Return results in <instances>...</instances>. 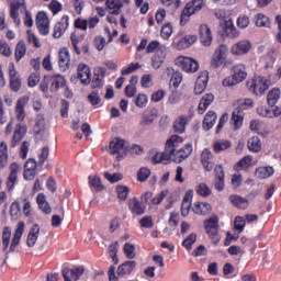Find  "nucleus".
<instances>
[{"label": "nucleus", "instance_id": "1", "mask_svg": "<svg viewBox=\"0 0 281 281\" xmlns=\"http://www.w3.org/2000/svg\"><path fill=\"white\" fill-rule=\"evenodd\" d=\"M169 147L172 153L170 154L171 161L173 164H181V161H186L190 155H192V144H187L183 147L179 148L181 144H183V137L173 135L169 139Z\"/></svg>", "mask_w": 281, "mask_h": 281}, {"label": "nucleus", "instance_id": "2", "mask_svg": "<svg viewBox=\"0 0 281 281\" xmlns=\"http://www.w3.org/2000/svg\"><path fill=\"white\" fill-rule=\"evenodd\" d=\"M26 245L30 249H34L36 254H41L47 249V238L41 237V226L34 224L27 234Z\"/></svg>", "mask_w": 281, "mask_h": 281}, {"label": "nucleus", "instance_id": "3", "mask_svg": "<svg viewBox=\"0 0 281 281\" xmlns=\"http://www.w3.org/2000/svg\"><path fill=\"white\" fill-rule=\"evenodd\" d=\"M247 80V66L237 64L232 68V76L225 78L222 82L223 87H234Z\"/></svg>", "mask_w": 281, "mask_h": 281}, {"label": "nucleus", "instance_id": "4", "mask_svg": "<svg viewBox=\"0 0 281 281\" xmlns=\"http://www.w3.org/2000/svg\"><path fill=\"white\" fill-rule=\"evenodd\" d=\"M251 106H254V100L251 99H240L237 101V109L233 111L231 116V122L236 130L243 126V111H247Z\"/></svg>", "mask_w": 281, "mask_h": 281}, {"label": "nucleus", "instance_id": "5", "mask_svg": "<svg viewBox=\"0 0 281 281\" xmlns=\"http://www.w3.org/2000/svg\"><path fill=\"white\" fill-rule=\"evenodd\" d=\"M203 0H191L189 1L184 9L182 10L180 24L186 25L188 21H190V16L196 14V12H201L203 10Z\"/></svg>", "mask_w": 281, "mask_h": 281}, {"label": "nucleus", "instance_id": "6", "mask_svg": "<svg viewBox=\"0 0 281 281\" xmlns=\"http://www.w3.org/2000/svg\"><path fill=\"white\" fill-rule=\"evenodd\" d=\"M127 150L128 142L124 140L123 138L115 137L110 142V153L112 155H117V159H120V157H124Z\"/></svg>", "mask_w": 281, "mask_h": 281}, {"label": "nucleus", "instance_id": "7", "mask_svg": "<svg viewBox=\"0 0 281 281\" xmlns=\"http://www.w3.org/2000/svg\"><path fill=\"white\" fill-rule=\"evenodd\" d=\"M176 65L182 69V71H187V74H194V71H199V63L193 58L179 56L175 60Z\"/></svg>", "mask_w": 281, "mask_h": 281}, {"label": "nucleus", "instance_id": "8", "mask_svg": "<svg viewBox=\"0 0 281 281\" xmlns=\"http://www.w3.org/2000/svg\"><path fill=\"white\" fill-rule=\"evenodd\" d=\"M270 85L271 82L267 78L259 76L252 79L248 87L256 95H262Z\"/></svg>", "mask_w": 281, "mask_h": 281}, {"label": "nucleus", "instance_id": "9", "mask_svg": "<svg viewBox=\"0 0 281 281\" xmlns=\"http://www.w3.org/2000/svg\"><path fill=\"white\" fill-rule=\"evenodd\" d=\"M204 228L213 243H218L221 236H218V217H211L204 222Z\"/></svg>", "mask_w": 281, "mask_h": 281}, {"label": "nucleus", "instance_id": "10", "mask_svg": "<svg viewBox=\"0 0 281 281\" xmlns=\"http://www.w3.org/2000/svg\"><path fill=\"white\" fill-rule=\"evenodd\" d=\"M225 58H227V46L226 45H220L211 59V66L213 69H218V67H223V64L225 63Z\"/></svg>", "mask_w": 281, "mask_h": 281}, {"label": "nucleus", "instance_id": "11", "mask_svg": "<svg viewBox=\"0 0 281 281\" xmlns=\"http://www.w3.org/2000/svg\"><path fill=\"white\" fill-rule=\"evenodd\" d=\"M251 52V42L249 40H241L235 43L231 48V54L234 56H245Z\"/></svg>", "mask_w": 281, "mask_h": 281}, {"label": "nucleus", "instance_id": "12", "mask_svg": "<svg viewBox=\"0 0 281 281\" xmlns=\"http://www.w3.org/2000/svg\"><path fill=\"white\" fill-rule=\"evenodd\" d=\"M210 80V72L203 70L199 74L194 86L195 95H201L205 89H207V81Z\"/></svg>", "mask_w": 281, "mask_h": 281}, {"label": "nucleus", "instance_id": "13", "mask_svg": "<svg viewBox=\"0 0 281 281\" xmlns=\"http://www.w3.org/2000/svg\"><path fill=\"white\" fill-rule=\"evenodd\" d=\"M162 78H170V85H172V87H179L183 81V74L179 70L175 71L172 67H167L162 74Z\"/></svg>", "mask_w": 281, "mask_h": 281}, {"label": "nucleus", "instance_id": "14", "mask_svg": "<svg viewBox=\"0 0 281 281\" xmlns=\"http://www.w3.org/2000/svg\"><path fill=\"white\" fill-rule=\"evenodd\" d=\"M23 232H25V223L24 222H19L18 227L13 234L11 245L9 247V251L11 254H14L16 251V247L21 244V237L23 236Z\"/></svg>", "mask_w": 281, "mask_h": 281}, {"label": "nucleus", "instance_id": "15", "mask_svg": "<svg viewBox=\"0 0 281 281\" xmlns=\"http://www.w3.org/2000/svg\"><path fill=\"white\" fill-rule=\"evenodd\" d=\"M36 26L37 30L43 36H47L49 34V19L45 12H38L36 15Z\"/></svg>", "mask_w": 281, "mask_h": 281}, {"label": "nucleus", "instance_id": "16", "mask_svg": "<svg viewBox=\"0 0 281 281\" xmlns=\"http://www.w3.org/2000/svg\"><path fill=\"white\" fill-rule=\"evenodd\" d=\"M85 273V267L80 266L74 269L65 268L61 271V276L65 281H74V280H79L80 276Z\"/></svg>", "mask_w": 281, "mask_h": 281}, {"label": "nucleus", "instance_id": "17", "mask_svg": "<svg viewBox=\"0 0 281 281\" xmlns=\"http://www.w3.org/2000/svg\"><path fill=\"white\" fill-rule=\"evenodd\" d=\"M199 34L200 42L204 45V47H210V45H212V41H214L210 26H207V24H201L199 27Z\"/></svg>", "mask_w": 281, "mask_h": 281}, {"label": "nucleus", "instance_id": "18", "mask_svg": "<svg viewBox=\"0 0 281 281\" xmlns=\"http://www.w3.org/2000/svg\"><path fill=\"white\" fill-rule=\"evenodd\" d=\"M201 164L206 172H212V170H214V155H212L210 149H203L201 154Z\"/></svg>", "mask_w": 281, "mask_h": 281}, {"label": "nucleus", "instance_id": "19", "mask_svg": "<svg viewBox=\"0 0 281 281\" xmlns=\"http://www.w3.org/2000/svg\"><path fill=\"white\" fill-rule=\"evenodd\" d=\"M214 188L217 192L225 190V171L223 170V166L215 167Z\"/></svg>", "mask_w": 281, "mask_h": 281}, {"label": "nucleus", "instance_id": "20", "mask_svg": "<svg viewBox=\"0 0 281 281\" xmlns=\"http://www.w3.org/2000/svg\"><path fill=\"white\" fill-rule=\"evenodd\" d=\"M170 155H172V148L169 147V142L167 140L165 145V150L162 153H156L151 158V164H161V161H171Z\"/></svg>", "mask_w": 281, "mask_h": 281}, {"label": "nucleus", "instance_id": "21", "mask_svg": "<svg viewBox=\"0 0 281 281\" xmlns=\"http://www.w3.org/2000/svg\"><path fill=\"white\" fill-rule=\"evenodd\" d=\"M77 71H78V78L82 82V85L91 83V69L87 64H79Z\"/></svg>", "mask_w": 281, "mask_h": 281}, {"label": "nucleus", "instance_id": "22", "mask_svg": "<svg viewBox=\"0 0 281 281\" xmlns=\"http://www.w3.org/2000/svg\"><path fill=\"white\" fill-rule=\"evenodd\" d=\"M25 5V0H13L10 3V16L13 19L15 25H21V19H19V8Z\"/></svg>", "mask_w": 281, "mask_h": 281}, {"label": "nucleus", "instance_id": "23", "mask_svg": "<svg viewBox=\"0 0 281 281\" xmlns=\"http://www.w3.org/2000/svg\"><path fill=\"white\" fill-rule=\"evenodd\" d=\"M104 74H106V68L104 67H95L93 71V79L91 82L92 89H98L102 87V82L104 80Z\"/></svg>", "mask_w": 281, "mask_h": 281}, {"label": "nucleus", "instance_id": "24", "mask_svg": "<svg viewBox=\"0 0 281 281\" xmlns=\"http://www.w3.org/2000/svg\"><path fill=\"white\" fill-rule=\"evenodd\" d=\"M67 27H69V16L64 15L54 27V38H60L63 34H65Z\"/></svg>", "mask_w": 281, "mask_h": 281}, {"label": "nucleus", "instance_id": "25", "mask_svg": "<svg viewBox=\"0 0 281 281\" xmlns=\"http://www.w3.org/2000/svg\"><path fill=\"white\" fill-rule=\"evenodd\" d=\"M10 170H11V172H10L8 181H7L8 190H12L14 188V184L16 183L19 170H21V167L19 166V164L13 162L10 166Z\"/></svg>", "mask_w": 281, "mask_h": 281}, {"label": "nucleus", "instance_id": "26", "mask_svg": "<svg viewBox=\"0 0 281 281\" xmlns=\"http://www.w3.org/2000/svg\"><path fill=\"white\" fill-rule=\"evenodd\" d=\"M192 196L193 192L192 190H189L186 192L183 199H182V204H181V216H188L190 214V207H192Z\"/></svg>", "mask_w": 281, "mask_h": 281}, {"label": "nucleus", "instance_id": "27", "mask_svg": "<svg viewBox=\"0 0 281 281\" xmlns=\"http://www.w3.org/2000/svg\"><path fill=\"white\" fill-rule=\"evenodd\" d=\"M128 207L133 214H136V216H142V214L146 212V205L137 200V198L130 200Z\"/></svg>", "mask_w": 281, "mask_h": 281}, {"label": "nucleus", "instance_id": "28", "mask_svg": "<svg viewBox=\"0 0 281 281\" xmlns=\"http://www.w3.org/2000/svg\"><path fill=\"white\" fill-rule=\"evenodd\" d=\"M212 102H214V94L212 93L204 94L198 105V113L200 115H203L205 111H207V106H210Z\"/></svg>", "mask_w": 281, "mask_h": 281}, {"label": "nucleus", "instance_id": "29", "mask_svg": "<svg viewBox=\"0 0 281 281\" xmlns=\"http://www.w3.org/2000/svg\"><path fill=\"white\" fill-rule=\"evenodd\" d=\"M88 183L94 190V192H102L104 191V183L102 179L98 175H91L88 177Z\"/></svg>", "mask_w": 281, "mask_h": 281}, {"label": "nucleus", "instance_id": "30", "mask_svg": "<svg viewBox=\"0 0 281 281\" xmlns=\"http://www.w3.org/2000/svg\"><path fill=\"white\" fill-rule=\"evenodd\" d=\"M276 170L271 166L267 167H258L255 170V177L257 179H269V177H273Z\"/></svg>", "mask_w": 281, "mask_h": 281}, {"label": "nucleus", "instance_id": "31", "mask_svg": "<svg viewBox=\"0 0 281 281\" xmlns=\"http://www.w3.org/2000/svg\"><path fill=\"white\" fill-rule=\"evenodd\" d=\"M192 211L194 212V214L205 216L206 214H210V212H212V205L206 202H195L193 204Z\"/></svg>", "mask_w": 281, "mask_h": 281}, {"label": "nucleus", "instance_id": "32", "mask_svg": "<svg viewBox=\"0 0 281 281\" xmlns=\"http://www.w3.org/2000/svg\"><path fill=\"white\" fill-rule=\"evenodd\" d=\"M9 78L12 91H19L21 89V78L14 67L9 70Z\"/></svg>", "mask_w": 281, "mask_h": 281}, {"label": "nucleus", "instance_id": "33", "mask_svg": "<svg viewBox=\"0 0 281 281\" xmlns=\"http://www.w3.org/2000/svg\"><path fill=\"white\" fill-rule=\"evenodd\" d=\"M166 60V52L164 49L156 50L155 55L151 57L153 69H159Z\"/></svg>", "mask_w": 281, "mask_h": 281}, {"label": "nucleus", "instance_id": "34", "mask_svg": "<svg viewBox=\"0 0 281 281\" xmlns=\"http://www.w3.org/2000/svg\"><path fill=\"white\" fill-rule=\"evenodd\" d=\"M229 201L235 207H238L239 210H247L249 207V200L240 195H231Z\"/></svg>", "mask_w": 281, "mask_h": 281}, {"label": "nucleus", "instance_id": "35", "mask_svg": "<svg viewBox=\"0 0 281 281\" xmlns=\"http://www.w3.org/2000/svg\"><path fill=\"white\" fill-rule=\"evenodd\" d=\"M25 133H27V128L25 126L18 125L13 134V139L10 144L11 148H14L19 144V142H21L23 137H25Z\"/></svg>", "mask_w": 281, "mask_h": 281}, {"label": "nucleus", "instance_id": "36", "mask_svg": "<svg viewBox=\"0 0 281 281\" xmlns=\"http://www.w3.org/2000/svg\"><path fill=\"white\" fill-rule=\"evenodd\" d=\"M196 43V35H187L178 41V49H188Z\"/></svg>", "mask_w": 281, "mask_h": 281}, {"label": "nucleus", "instance_id": "37", "mask_svg": "<svg viewBox=\"0 0 281 281\" xmlns=\"http://www.w3.org/2000/svg\"><path fill=\"white\" fill-rule=\"evenodd\" d=\"M188 122L190 120L186 115H180L173 123V128L176 133H179L180 135L182 133H186V126L188 125Z\"/></svg>", "mask_w": 281, "mask_h": 281}, {"label": "nucleus", "instance_id": "38", "mask_svg": "<svg viewBox=\"0 0 281 281\" xmlns=\"http://www.w3.org/2000/svg\"><path fill=\"white\" fill-rule=\"evenodd\" d=\"M36 202L44 214H52V206L49 205V202H47V196H45L44 193L37 195Z\"/></svg>", "mask_w": 281, "mask_h": 281}, {"label": "nucleus", "instance_id": "39", "mask_svg": "<svg viewBox=\"0 0 281 281\" xmlns=\"http://www.w3.org/2000/svg\"><path fill=\"white\" fill-rule=\"evenodd\" d=\"M69 50H67L66 48L61 49L59 52V68L61 69V71H67V69H69Z\"/></svg>", "mask_w": 281, "mask_h": 281}, {"label": "nucleus", "instance_id": "40", "mask_svg": "<svg viewBox=\"0 0 281 281\" xmlns=\"http://www.w3.org/2000/svg\"><path fill=\"white\" fill-rule=\"evenodd\" d=\"M214 124H216V112L209 111L203 120V128L204 131H210V128L214 127Z\"/></svg>", "mask_w": 281, "mask_h": 281}, {"label": "nucleus", "instance_id": "41", "mask_svg": "<svg viewBox=\"0 0 281 281\" xmlns=\"http://www.w3.org/2000/svg\"><path fill=\"white\" fill-rule=\"evenodd\" d=\"M254 166V157L251 156H245L241 158L236 165H235V170L240 171V170H249Z\"/></svg>", "mask_w": 281, "mask_h": 281}, {"label": "nucleus", "instance_id": "42", "mask_svg": "<svg viewBox=\"0 0 281 281\" xmlns=\"http://www.w3.org/2000/svg\"><path fill=\"white\" fill-rule=\"evenodd\" d=\"M247 146L250 153H260V150H262V143L260 142V137L258 136H252L251 138H249L247 142Z\"/></svg>", "mask_w": 281, "mask_h": 281}, {"label": "nucleus", "instance_id": "43", "mask_svg": "<svg viewBox=\"0 0 281 281\" xmlns=\"http://www.w3.org/2000/svg\"><path fill=\"white\" fill-rule=\"evenodd\" d=\"M122 2L120 0H106V12L109 14H120Z\"/></svg>", "mask_w": 281, "mask_h": 281}, {"label": "nucleus", "instance_id": "44", "mask_svg": "<svg viewBox=\"0 0 281 281\" xmlns=\"http://www.w3.org/2000/svg\"><path fill=\"white\" fill-rule=\"evenodd\" d=\"M281 91L278 88H273L269 91L267 100L269 106H276L278 104V101L280 100Z\"/></svg>", "mask_w": 281, "mask_h": 281}, {"label": "nucleus", "instance_id": "45", "mask_svg": "<svg viewBox=\"0 0 281 281\" xmlns=\"http://www.w3.org/2000/svg\"><path fill=\"white\" fill-rule=\"evenodd\" d=\"M255 24L257 27H271V20H269V16L258 13L255 15Z\"/></svg>", "mask_w": 281, "mask_h": 281}, {"label": "nucleus", "instance_id": "46", "mask_svg": "<svg viewBox=\"0 0 281 281\" xmlns=\"http://www.w3.org/2000/svg\"><path fill=\"white\" fill-rule=\"evenodd\" d=\"M135 261H125L123 265H121L117 269V276H126V273H131L133 269L136 267Z\"/></svg>", "mask_w": 281, "mask_h": 281}, {"label": "nucleus", "instance_id": "47", "mask_svg": "<svg viewBox=\"0 0 281 281\" xmlns=\"http://www.w3.org/2000/svg\"><path fill=\"white\" fill-rule=\"evenodd\" d=\"M117 251H120V243L114 241L109 246V256L114 265L120 263V259L117 258Z\"/></svg>", "mask_w": 281, "mask_h": 281}, {"label": "nucleus", "instance_id": "48", "mask_svg": "<svg viewBox=\"0 0 281 281\" xmlns=\"http://www.w3.org/2000/svg\"><path fill=\"white\" fill-rule=\"evenodd\" d=\"M213 148L215 153H223V150H227L228 148H232V142L225 140V139L216 140L213 145Z\"/></svg>", "mask_w": 281, "mask_h": 281}, {"label": "nucleus", "instance_id": "49", "mask_svg": "<svg viewBox=\"0 0 281 281\" xmlns=\"http://www.w3.org/2000/svg\"><path fill=\"white\" fill-rule=\"evenodd\" d=\"M25 99L22 98L16 103L15 113L19 122H23V120H25V110L23 109V106H25Z\"/></svg>", "mask_w": 281, "mask_h": 281}, {"label": "nucleus", "instance_id": "50", "mask_svg": "<svg viewBox=\"0 0 281 281\" xmlns=\"http://www.w3.org/2000/svg\"><path fill=\"white\" fill-rule=\"evenodd\" d=\"M8 164V144L5 142H2L0 144V166L2 168H5Z\"/></svg>", "mask_w": 281, "mask_h": 281}, {"label": "nucleus", "instance_id": "51", "mask_svg": "<svg viewBox=\"0 0 281 281\" xmlns=\"http://www.w3.org/2000/svg\"><path fill=\"white\" fill-rule=\"evenodd\" d=\"M10 238H12V231L10 227L5 226L2 232V245L4 251L8 250V247H10Z\"/></svg>", "mask_w": 281, "mask_h": 281}, {"label": "nucleus", "instance_id": "52", "mask_svg": "<svg viewBox=\"0 0 281 281\" xmlns=\"http://www.w3.org/2000/svg\"><path fill=\"white\" fill-rule=\"evenodd\" d=\"M26 53L27 47L25 46V42H19L15 47V60H21Z\"/></svg>", "mask_w": 281, "mask_h": 281}, {"label": "nucleus", "instance_id": "53", "mask_svg": "<svg viewBox=\"0 0 281 281\" xmlns=\"http://www.w3.org/2000/svg\"><path fill=\"white\" fill-rule=\"evenodd\" d=\"M156 117H157V114L155 112H153V111L145 112L142 115L140 124H144V125L148 126L149 124H153V122H155Z\"/></svg>", "mask_w": 281, "mask_h": 281}, {"label": "nucleus", "instance_id": "54", "mask_svg": "<svg viewBox=\"0 0 281 281\" xmlns=\"http://www.w3.org/2000/svg\"><path fill=\"white\" fill-rule=\"evenodd\" d=\"M123 251L126 258H130V260H133V258L137 256V254L135 252V245L131 243H125Z\"/></svg>", "mask_w": 281, "mask_h": 281}, {"label": "nucleus", "instance_id": "55", "mask_svg": "<svg viewBox=\"0 0 281 281\" xmlns=\"http://www.w3.org/2000/svg\"><path fill=\"white\" fill-rule=\"evenodd\" d=\"M160 36L165 41H168V38H170V36H172V24L166 23L165 25H162V27L160 30Z\"/></svg>", "mask_w": 281, "mask_h": 281}, {"label": "nucleus", "instance_id": "56", "mask_svg": "<svg viewBox=\"0 0 281 281\" xmlns=\"http://www.w3.org/2000/svg\"><path fill=\"white\" fill-rule=\"evenodd\" d=\"M55 80H53L52 86H50V91H58L60 87H65V78L63 76L57 75L55 76Z\"/></svg>", "mask_w": 281, "mask_h": 281}, {"label": "nucleus", "instance_id": "57", "mask_svg": "<svg viewBox=\"0 0 281 281\" xmlns=\"http://www.w3.org/2000/svg\"><path fill=\"white\" fill-rule=\"evenodd\" d=\"M34 131L37 135L45 131V119L43 117V115H37Z\"/></svg>", "mask_w": 281, "mask_h": 281}, {"label": "nucleus", "instance_id": "58", "mask_svg": "<svg viewBox=\"0 0 281 281\" xmlns=\"http://www.w3.org/2000/svg\"><path fill=\"white\" fill-rule=\"evenodd\" d=\"M194 243H196V234L192 233L182 241V246H184L186 249L190 251Z\"/></svg>", "mask_w": 281, "mask_h": 281}, {"label": "nucleus", "instance_id": "59", "mask_svg": "<svg viewBox=\"0 0 281 281\" xmlns=\"http://www.w3.org/2000/svg\"><path fill=\"white\" fill-rule=\"evenodd\" d=\"M245 225H247V221L243 216L235 217L234 227L239 234L245 229Z\"/></svg>", "mask_w": 281, "mask_h": 281}, {"label": "nucleus", "instance_id": "60", "mask_svg": "<svg viewBox=\"0 0 281 281\" xmlns=\"http://www.w3.org/2000/svg\"><path fill=\"white\" fill-rule=\"evenodd\" d=\"M196 192L200 196H210V194H212V190L205 183H200L196 187Z\"/></svg>", "mask_w": 281, "mask_h": 281}, {"label": "nucleus", "instance_id": "61", "mask_svg": "<svg viewBox=\"0 0 281 281\" xmlns=\"http://www.w3.org/2000/svg\"><path fill=\"white\" fill-rule=\"evenodd\" d=\"M135 104L139 109H144V106H146V104H148V97L146 94H144V93H139L136 97Z\"/></svg>", "mask_w": 281, "mask_h": 281}, {"label": "nucleus", "instance_id": "62", "mask_svg": "<svg viewBox=\"0 0 281 281\" xmlns=\"http://www.w3.org/2000/svg\"><path fill=\"white\" fill-rule=\"evenodd\" d=\"M148 177H150V169H148L146 167L140 168L137 173L138 181H140L143 183L144 181H146L148 179Z\"/></svg>", "mask_w": 281, "mask_h": 281}, {"label": "nucleus", "instance_id": "63", "mask_svg": "<svg viewBox=\"0 0 281 281\" xmlns=\"http://www.w3.org/2000/svg\"><path fill=\"white\" fill-rule=\"evenodd\" d=\"M116 193L121 201H126V199L128 198V188L124 186H119L116 188Z\"/></svg>", "mask_w": 281, "mask_h": 281}, {"label": "nucleus", "instance_id": "64", "mask_svg": "<svg viewBox=\"0 0 281 281\" xmlns=\"http://www.w3.org/2000/svg\"><path fill=\"white\" fill-rule=\"evenodd\" d=\"M49 157V147H43L41 150H40V154H38V164L40 166H43V164H45V160L48 159Z\"/></svg>", "mask_w": 281, "mask_h": 281}]
</instances>
